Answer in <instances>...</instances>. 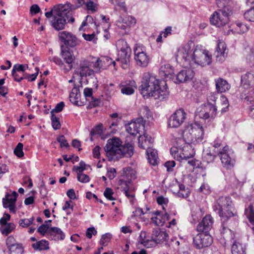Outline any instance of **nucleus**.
<instances>
[{"instance_id":"1","label":"nucleus","mask_w":254,"mask_h":254,"mask_svg":"<svg viewBox=\"0 0 254 254\" xmlns=\"http://www.w3.org/2000/svg\"><path fill=\"white\" fill-rule=\"evenodd\" d=\"M139 90L143 97L148 98L152 97L160 101L169 95L165 82L159 80L155 75L149 72L143 74Z\"/></svg>"},{"instance_id":"2","label":"nucleus","mask_w":254,"mask_h":254,"mask_svg":"<svg viewBox=\"0 0 254 254\" xmlns=\"http://www.w3.org/2000/svg\"><path fill=\"white\" fill-rule=\"evenodd\" d=\"M213 210L219 216L226 220L235 215L233 202L229 196L219 197L213 206Z\"/></svg>"},{"instance_id":"3","label":"nucleus","mask_w":254,"mask_h":254,"mask_svg":"<svg viewBox=\"0 0 254 254\" xmlns=\"http://www.w3.org/2000/svg\"><path fill=\"white\" fill-rule=\"evenodd\" d=\"M191 56V64L193 63L205 66L210 64L212 62V56L210 52L198 46L194 48Z\"/></svg>"},{"instance_id":"4","label":"nucleus","mask_w":254,"mask_h":254,"mask_svg":"<svg viewBox=\"0 0 254 254\" xmlns=\"http://www.w3.org/2000/svg\"><path fill=\"white\" fill-rule=\"evenodd\" d=\"M117 47L119 51L118 58L116 59V61L121 64L123 68L126 69L128 67L129 64L131 53V49L128 46L127 42L123 39L118 41Z\"/></svg>"},{"instance_id":"5","label":"nucleus","mask_w":254,"mask_h":254,"mask_svg":"<svg viewBox=\"0 0 254 254\" xmlns=\"http://www.w3.org/2000/svg\"><path fill=\"white\" fill-rule=\"evenodd\" d=\"M223 166L227 169H230L234 166L235 159L233 152L229 149L228 146H225L220 149L218 152Z\"/></svg>"},{"instance_id":"6","label":"nucleus","mask_w":254,"mask_h":254,"mask_svg":"<svg viewBox=\"0 0 254 254\" xmlns=\"http://www.w3.org/2000/svg\"><path fill=\"white\" fill-rule=\"evenodd\" d=\"M134 60L136 64L142 67H146L149 61L146 53V49L142 45L135 44L134 47Z\"/></svg>"},{"instance_id":"7","label":"nucleus","mask_w":254,"mask_h":254,"mask_svg":"<svg viewBox=\"0 0 254 254\" xmlns=\"http://www.w3.org/2000/svg\"><path fill=\"white\" fill-rule=\"evenodd\" d=\"M217 108L213 104L208 103L202 105L197 109L195 117L206 120L209 118H214L216 115Z\"/></svg>"},{"instance_id":"8","label":"nucleus","mask_w":254,"mask_h":254,"mask_svg":"<svg viewBox=\"0 0 254 254\" xmlns=\"http://www.w3.org/2000/svg\"><path fill=\"white\" fill-rule=\"evenodd\" d=\"M194 49V44L192 42L188 43L178 50L176 57L177 58L184 60L187 64L191 65V55Z\"/></svg>"},{"instance_id":"9","label":"nucleus","mask_w":254,"mask_h":254,"mask_svg":"<svg viewBox=\"0 0 254 254\" xmlns=\"http://www.w3.org/2000/svg\"><path fill=\"white\" fill-rule=\"evenodd\" d=\"M72 5L69 2L64 4L55 5L52 9L45 13V16H67L72 9Z\"/></svg>"},{"instance_id":"10","label":"nucleus","mask_w":254,"mask_h":254,"mask_svg":"<svg viewBox=\"0 0 254 254\" xmlns=\"http://www.w3.org/2000/svg\"><path fill=\"white\" fill-rule=\"evenodd\" d=\"M194 247L198 249L207 247L212 243V237L206 233H199L193 238Z\"/></svg>"},{"instance_id":"11","label":"nucleus","mask_w":254,"mask_h":254,"mask_svg":"<svg viewBox=\"0 0 254 254\" xmlns=\"http://www.w3.org/2000/svg\"><path fill=\"white\" fill-rule=\"evenodd\" d=\"M144 127V122L142 117L136 119L126 125V130L131 135L140 134Z\"/></svg>"},{"instance_id":"12","label":"nucleus","mask_w":254,"mask_h":254,"mask_svg":"<svg viewBox=\"0 0 254 254\" xmlns=\"http://www.w3.org/2000/svg\"><path fill=\"white\" fill-rule=\"evenodd\" d=\"M186 114L183 109L177 110L169 118L168 126L172 127H178L184 122Z\"/></svg>"},{"instance_id":"13","label":"nucleus","mask_w":254,"mask_h":254,"mask_svg":"<svg viewBox=\"0 0 254 254\" xmlns=\"http://www.w3.org/2000/svg\"><path fill=\"white\" fill-rule=\"evenodd\" d=\"M121 146V141L117 137H113L108 140L104 148L107 154L110 155H118Z\"/></svg>"},{"instance_id":"14","label":"nucleus","mask_w":254,"mask_h":254,"mask_svg":"<svg viewBox=\"0 0 254 254\" xmlns=\"http://www.w3.org/2000/svg\"><path fill=\"white\" fill-rule=\"evenodd\" d=\"M230 0H215L217 6L219 8L215 11L211 16H231L233 14L231 8L227 6Z\"/></svg>"},{"instance_id":"15","label":"nucleus","mask_w":254,"mask_h":254,"mask_svg":"<svg viewBox=\"0 0 254 254\" xmlns=\"http://www.w3.org/2000/svg\"><path fill=\"white\" fill-rule=\"evenodd\" d=\"M61 49V56L65 63L68 64L67 67L64 68V69L65 71H68L72 68V64L74 60V56H73L72 51L67 47H65L64 45H62Z\"/></svg>"},{"instance_id":"16","label":"nucleus","mask_w":254,"mask_h":254,"mask_svg":"<svg viewBox=\"0 0 254 254\" xmlns=\"http://www.w3.org/2000/svg\"><path fill=\"white\" fill-rule=\"evenodd\" d=\"M18 195V193L14 191L11 194L7 193L2 199L3 207L8 208L10 212L15 213L16 212L15 202Z\"/></svg>"},{"instance_id":"17","label":"nucleus","mask_w":254,"mask_h":254,"mask_svg":"<svg viewBox=\"0 0 254 254\" xmlns=\"http://www.w3.org/2000/svg\"><path fill=\"white\" fill-rule=\"evenodd\" d=\"M59 37L62 42L66 46L74 47L77 45L78 43L77 39L72 33L67 32L63 31L59 33Z\"/></svg>"},{"instance_id":"18","label":"nucleus","mask_w":254,"mask_h":254,"mask_svg":"<svg viewBox=\"0 0 254 254\" xmlns=\"http://www.w3.org/2000/svg\"><path fill=\"white\" fill-rule=\"evenodd\" d=\"M213 220L210 215H206L199 223L197 226V230L198 232H202L208 233L212 227Z\"/></svg>"},{"instance_id":"19","label":"nucleus","mask_w":254,"mask_h":254,"mask_svg":"<svg viewBox=\"0 0 254 254\" xmlns=\"http://www.w3.org/2000/svg\"><path fill=\"white\" fill-rule=\"evenodd\" d=\"M190 133L191 134V138L189 140L192 142L199 143L201 142L203 138L204 131L202 126L196 125L190 128Z\"/></svg>"},{"instance_id":"20","label":"nucleus","mask_w":254,"mask_h":254,"mask_svg":"<svg viewBox=\"0 0 254 254\" xmlns=\"http://www.w3.org/2000/svg\"><path fill=\"white\" fill-rule=\"evenodd\" d=\"M194 75L193 70L190 68L185 69L180 71L176 75V83H182L190 81Z\"/></svg>"},{"instance_id":"21","label":"nucleus","mask_w":254,"mask_h":254,"mask_svg":"<svg viewBox=\"0 0 254 254\" xmlns=\"http://www.w3.org/2000/svg\"><path fill=\"white\" fill-rule=\"evenodd\" d=\"M168 238V235L164 230L156 228L152 231L151 239L156 243L162 244L164 242H166Z\"/></svg>"},{"instance_id":"22","label":"nucleus","mask_w":254,"mask_h":254,"mask_svg":"<svg viewBox=\"0 0 254 254\" xmlns=\"http://www.w3.org/2000/svg\"><path fill=\"white\" fill-rule=\"evenodd\" d=\"M92 64L89 61L84 62L79 67V73L81 77L90 76L94 74V70L91 68Z\"/></svg>"},{"instance_id":"23","label":"nucleus","mask_w":254,"mask_h":254,"mask_svg":"<svg viewBox=\"0 0 254 254\" xmlns=\"http://www.w3.org/2000/svg\"><path fill=\"white\" fill-rule=\"evenodd\" d=\"M133 154V147L129 143L125 144L120 146L118 155L121 157H130Z\"/></svg>"},{"instance_id":"24","label":"nucleus","mask_w":254,"mask_h":254,"mask_svg":"<svg viewBox=\"0 0 254 254\" xmlns=\"http://www.w3.org/2000/svg\"><path fill=\"white\" fill-rule=\"evenodd\" d=\"M218 151H211L209 147L204 149L202 152V159L203 161L209 163L212 162L218 155Z\"/></svg>"},{"instance_id":"25","label":"nucleus","mask_w":254,"mask_h":254,"mask_svg":"<svg viewBox=\"0 0 254 254\" xmlns=\"http://www.w3.org/2000/svg\"><path fill=\"white\" fill-rule=\"evenodd\" d=\"M80 94L78 87H74L69 95L70 101L75 105L81 106L83 105L80 100Z\"/></svg>"},{"instance_id":"26","label":"nucleus","mask_w":254,"mask_h":254,"mask_svg":"<svg viewBox=\"0 0 254 254\" xmlns=\"http://www.w3.org/2000/svg\"><path fill=\"white\" fill-rule=\"evenodd\" d=\"M134 81H128V83L126 82L120 85L121 92L122 94L127 95L132 94L134 92L133 87H135Z\"/></svg>"},{"instance_id":"27","label":"nucleus","mask_w":254,"mask_h":254,"mask_svg":"<svg viewBox=\"0 0 254 254\" xmlns=\"http://www.w3.org/2000/svg\"><path fill=\"white\" fill-rule=\"evenodd\" d=\"M216 89L219 93L225 92L230 89L231 85L225 79L219 78L215 80Z\"/></svg>"},{"instance_id":"28","label":"nucleus","mask_w":254,"mask_h":254,"mask_svg":"<svg viewBox=\"0 0 254 254\" xmlns=\"http://www.w3.org/2000/svg\"><path fill=\"white\" fill-rule=\"evenodd\" d=\"M51 20L52 26L56 30H60L64 29L66 24V19L64 17H52Z\"/></svg>"},{"instance_id":"29","label":"nucleus","mask_w":254,"mask_h":254,"mask_svg":"<svg viewBox=\"0 0 254 254\" xmlns=\"http://www.w3.org/2000/svg\"><path fill=\"white\" fill-rule=\"evenodd\" d=\"M241 83L247 87L254 84V71H250L241 76Z\"/></svg>"},{"instance_id":"30","label":"nucleus","mask_w":254,"mask_h":254,"mask_svg":"<svg viewBox=\"0 0 254 254\" xmlns=\"http://www.w3.org/2000/svg\"><path fill=\"white\" fill-rule=\"evenodd\" d=\"M109 62L110 61L109 64L111 63L113 64L114 65H115L116 62L112 61V59H110L108 57H104L101 59H98L96 60V61L94 62H91L92 64V67H93L95 69V71H99L104 66H105L104 64L105 62Z\"/></svg>"},{"instance_id":"31","label":"nucleus","mask_w":254,"mask_h":254,"mask_svg":"<svg viewBox=\"0 0 254 254\" xmlns=\"http://www.w3.org/2000/svg\"><path fill=\"white\" fill-rule=\"evenodd\" d=\"M146 154L148 162L150 164L155 166L157 164L158 153L156 150L148 147L146 149Z\"/></svg>"},{"instance_id":"32","label":"nucleus","mask_w":254,"mask_h":254,"mask_svg":"<svg viewBox=\"0 0 254 254\" xmlns=\"http://www.w3.org/2000/svg\"><path fill=\"white\" fill-rule=\"evenodd\" d=\"M229 22V17H210L211 24L216 27H221L226 25Z\"/></svg>"},{"instance_id":"33","label":"nucleus","mask_w":254,"mask_h":254,"mask_svg":"<svg viewBox=\"0 0 254 254\" xmlns=\"http://www.w3.org/2000/svg\"><path fill=\"white\" fill-rule=\"evenodd\" d=\"M232 254H246V249L243 245L237 241H234L232 245Z\"/></svg>"},{"instance_id":"34","label":"nucleus","mask_w":254,"mask_h":254,"mask_svg":"<svg viewBox=\"0 0 254 254\" xmlns=\"http://www.w3.org/2000/svg\"><path fill=\"white\" fill-rule=\"evenodd\" d=\"M241 98L244 99V102L247 104L254 106V89L249 91L247 94L242 93L241 95Z\"/></svg>"},{"instance_id":"35","label":"nucleus","mask_w":254,"mask_h":254,"mask_svg":"<svg viewBox=\"0 0 254 254\" xmlns=\"http://www.w3.org/2000/svg\"><path fill=\"white\" fill-rule=\"evenodd\" d=\"M49 233L51 236H54V239L56 240H64L65 235L63 231L58 227H51L49 230Z\"/></svg>"},{"instance_id":"36","label":"nucleus","mask_w":254,"mask_h":254,"mask_svg":"<svg viewBox=\"0 0 254 254\" xmlns=\"http://www.w3.org/2000/svg\"><path fill=\"white\" fill-rule=\"evenodd\" d=\"M0 231L2 234L7 236L14 229L15 225L13 223H6L5 224H0Z\"/></svg>"},{"instance_id":"37","label":"nucleus","mask_w":254,"mask_h":254,"mask_svg":"<svg viewBox=\"0 0 254 254\" xmlns=\"http://www.w3.org/2000/svg\"><path fill=\"white\" fill-rule=\"evenodd\" d=\"M115 10L119 11L118 13L117 12L115 13L116 15L120 14L124 15L128 14L127 9L124 1L117 0V4L115 7Z\"/></svg>"},{"instance_id":"38","label":"nucleus","mask_w":254,"mask_h":254,"mask_svg":"<svg viewBox=\"0 0 254 254\" xmlns=\"http://www.w3.org/2000/svg\"><path fill=\"white\" fill-rule=\"evenodd\" d=\"M124 172L125 176L127 178L128 181H126V185L127 183H129L132 179L136 178V172L132 168L130 167H127L124 169Z\"/></svg>"},{"instance_id":"39","label":"nucleus","mask_w":254,"mask_h":254,"mask_svg":"<svg viewBox=\"0 0 254 254\" xmlns=\"http://www.w3.org/2000/svg\"><path fill=\"white\" fill-rule=\"evenodd\" d=\"M35 250H47L49 249V243L46 240H41L32 245Z\"/></svg>"},{"instance_id":"40","label":"nucleus","mask_w":254,"mask_h":254,"mask_svg":"<svg viewBox=\"0 0 254 254\" xmlns=\"http://www.w3.org/2000/svg\"><path fill=\"white\" fill-rule=\"evenodd\" d=\"M161 71L164 74V76L167 78H172L174 74V69L169 64H165L161 66Z\"/></svg>"},{"instance_id":"41","label":"nucleus","mask_w":254,"mask_h":254,"mask_svg":"<svg viewBox=\"0 0 254 254\" xmlns=\"http://www.w3.org/2000/svg\"><path fill=\"white\" fill-rule=\"evenodd\" d=\"M245 213L250 223L254 224V209L252 204L250 205L248 208L245 209Z\"/></svg>"},{"instance_id":"42","label":"nucleus","mask_w":254,"mask_h":254,"mask_svg":"<svg viewBox=\"0 0 254 254\" xmlns=\"http://www.w3.org/2000/svg\"><path fill=\"white\" fill-rule=\"evenodd\" d=\"M8 250L10 254H12V253H14L15 254H22L24 252L22 245L17 243L12 246H10V249Z\"/></svg>"},{"instance_id":"43","label":"nucleus","mask_w":254,"mask_h":254,"mask_svg":"<svg viewBox=\"0 0 254 254\" xmlns=\"http://www.w3.org/2000/svg\"><path fill=\"white\" fill-rule=\"evenodd\" d=\"M228 53L227 52H223L215 50L214 55L216 58V61L220 63H223L226 59V58L227 57Z\"/></svg>"},{"instance_id":"44","label":"nucleus","mask_w":254,"mask_h":254,"mask_svg":"<svg viewBox=\"0 0 254 254\" xmlns=\"http://www.w3.org/2000/svg\"><path fill=\"white\" fill-rule=\"evenodd\" d=\"M84 96L87 97H92L93 100L92 101V103H90V105L93 107H96L98 106L99 101L98 100H94L93 98L92 97V89L90 88H85L84 89Z\"/></svg>"},{"instance_id":"45","label":"nucleus","mask_w":254,"mask_h":254,"mask_svg":"<svg viewBox=\"0 0 254 254\" xmlns=\"http://www.w3.org/2000/svg\"><path fill=\"white\" fill-rule=\"evenodd\" d=\"M28 68V66L27 64H15L13 65L12 71L13 72L15 71L21 73L22 74H25L24 71L26 69Z\"/></svg>"},{"instance_id":"46","label":"nucleus","mask_w":254,"mask_h":254,"mask_svg":"<svg viewBox=\"0 0 254 254\" xmlns=\"http://www.w3.org/2000/svg\"><path fill=\"white\" fill-rule=\"evenodd\" d=\"M34 218L33 217L29 219H21L19 221V225L23 228H27L33 223Z\"/></svg>"},{"instance_id":"47","label":"nucleus","mask_w":254,"mask_h":254,"mask_svg":"<svg viewBox=\"0 0 254 254\" xmlns=\"http://www.w3.org/2000/svg\"><path fill=\"white\" fill-rule=\"evenodd\" d=\"M173 156L175 159L180 161L184 159L187 160L190 158V156L188 154L183 152V150L182 149L181 151L177 152Z\"/></svg>"},{"instance_id":"48","label":"nucleus","mask_w":254,"mask_h":254,"mask_svg":"<svg viewBox=\"0 0 254 254\" xmlns=\"http://www.w3.org/2000/svg\"><path fill=\"white\" fill-rule=\"evenodd\" d=\"M121 22L126 24L127 26L134 25L136 23L134 17H121Z\"/></svg>"},{"instance_id":"49","label":"nucleus","mask_w":254,"mask_h":254,"mask_svg":"<svg viewBox=\"0 0 254 254\" xmlns=\"http://www.w3.org/2000/svg\"><path fill=\"white\" fill-rule=\"evenodd\" d=\"M51 119L53 128L55 130L60 129L61 126L60 122V119L57 117L54 114H51Z\"/></svg>"},{"instance_id":"50","label":"nucleus","mask_w":254,"mask_h":254,"mask_svg":"<svg viewBox=\"0 0 254 254\" xmlns=\"http://www.w3.org/2000/svg\"><path fill=\"white\" fill-rule=\"evenodd\" d=\"M127 186V185H126ZM122 190L124 191L126 196L130 199V201H132L134 197V193L132 190H130L127 186L122 188Z\"/></svg>"},{"instance_id":"51","label":"nucleus","mask_w":254,"mask_h":254,"mask_svg":"<svg viewBox=\"0 0 254 254\" xmlns=\"http://www.w3.org/2000/svg\"><path fill=\"white\" fill-rule=\"evenodd\" d=\"M112 238V235L110 233H106L103 235L100 241V244L102 246H106L110 241Z\"/></svg>"},{"instance_id":"52","label":"nucleus","mask_w":254,"mask_h":254,"mask_svg":"<svg viewBox=\"0 0 254 254\" xmlns=\"http://www.w3.org/2000/svg\"><path fill=\"white\" fill-rule=\"evenodd\" d=\"M152 222L156 226H163L164 224V219L162 217V214L151 218Z\"/></svg>"},{"instance_id":"53","label":"nucleus","mask_w":254,"mask_h":254,"mask_svg":"<svg viewBox=\"0 0 254 254\" xmlns=\"http://www.w3.org/2000/svg\"><path fill=\"white\" fill-rule=\"evenodd\" d=\"M86 6L88 13L92 14L97 10V5L92 1L87 2Z\"/></svg>"},{"instance_id":"54","label":"nucleus","mask_w":254,"mask_h":254,"mask_svg":"<svg viewBox=\"0 0 254 254\" xmlns=\"http://www.w3.org/2000/svg\"><path fill=\"white\" fill-rule=\"evenodd\" d=\"M23 147V145L22 143H18L14 150L15 155L19 158L24 155Z\"/></svg>"},{"instance_id":"55","label":"nucleus","mask_w":254,"mask_h":254,"mask_svg":"<svg viewBox=\"0 0 254 254\" xmlns=\"http://www.w3.org/2000/svg\"><path fill=\"white\" fill-rule=\"evenodd\" d=\"M216 50L221 52H223V51H224V52H227V53L228 51L226 44L223 41L221 40H218L217 41Z\"/></svg>"},{"instance_id":"56","label":"nucleus","mask_w":254,"mask_h":254,"mask_svg":"<svg viewBox=\"0 0 254 254\" xmlns=\"http://www.w3.org/2000/svg\"><path fill=\"white\" fill-rule=\"evenodd\" d=\"M221 102L222 103V105L223 106V107L221 108V111L222 113H225L227 112L228 109V100L226 97L222 96L221 97Z\"/></svg>"},{"instance_id":"57","label":"nucleus","mask_w":254,"mask_h":254,"mask_svg":"<svg viewBox=\"0 0 254 254\" xmlns=\"http://www.w3.org/2000/svg\"><path fill=\"white\" fill-rule=\"evenodd\" d=\"M140 114L143 117L149 119L152 116L151 112H150L149 108L146 106H144L140 109Z\"/></svg>"},{"instance_id":"58","label":"nucleus","mask_w":254,"mask_h":254,"mask_svg":"<svg viewBox=\"0 0 254 254\" xmlns=\"http://www.w3.org/2000/svg\"><path fill=\"white\" fill-rule=\"evenodd\" d=\"M77 178L78 181L83 183H87L90 180L89 176L82 172H77Z\"/></svg>"},{"instance_id":"59","label":"nucleus","mask_w":254,"mask_h":254,"mask_svg":"<svg viewBox=\"0 0 254 254\" xmlns=\"http://www.w3.org/2000/svg\"><path fill=\"white\" fill-rule=\"evenodd\" d=\"M113 194L114 192L113 191V190L109 188H107L104 192V196L110 200H113L115 199L113 196Z\"/></svg>"},{"instance_id":"60","label":"nucleus","mask_w":254,"mask_h":254,"mask_svg":"<svg viewBox=\"0 0 254 254\" xmlns=\"http://www.w3.org/2000/svg\"><path fill=\"white\" fill-rule=\"evenodd\" d=\"M36 72L33 74H29L25 73L24 76V79H27L29 81H34L38 74L39 71V69L38 68H36Z\"/></svg>"},{"instance_id":"61","label":"nucleus","mask_w":254,"mask_h":254,"mask_svg":"<svg viewBox=\"0 0 254 254\" xmlns=\"http://www.w3.org/2000/svg\"><path fill=\"white\" fill-rule=\"evenodd\" d=\"M82 36L84 39L88 41H93L94 43H96L97 39L95 37V34L94 33H92L91 34H83Z\"/></svg>"},{"instance_id":"62","label":"nucleus","mask_w":254,"mask_h":254,"mask_svg":"<svg viewBox=\"0 0 254 254\" xmlns=\"http://www.w3.org/2000/svg\"><path fill=\"white\" fill-rule=\"evenodd\" d=\"M64 106V102H61L57 104L54 109H53L51 112V114H54L53 113H59L61 112Z\"/></svg>"},{"instance_id":"63","label":"nucleus","mask_w":254,"mask_h":254,"mask_svg":"<svg viewBox=\"0 0 254 254\" xmlns=\"http://www.w3.org/2000/svg\"><path fill=\"white\" fill-rule=\"evenodd\" d=\"M11 73L14 80L16 81L20 82L24 78V76L25 74H22L21 73L17 72L16 71L13 72V71H12Z\"/></svg>"},{"instance_id":"64","label":"nucleus","mask_w":254,"mask_h":254,"mask_svg":"<svg viewBox=\"0 0 254 254\" xmlns=\"http://www.w3.org/2000/svg\"><path fill=\"white\" fill-rule=\"evenodd\" d=\"M41 12V9L36 4H33L30 8V12L32 15H36Z\"/></svg>"}]
</instances>
